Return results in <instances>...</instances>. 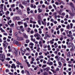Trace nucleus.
I'll return each mask as SVG.
<instances>
[{
  "mask_svg": "<svg viewBox=\"0 0 75 75\" xmlns=\"http://www.w3.org/2000/svg\"><path fill=\"white\" fill-rule=\"evenodd\" d=\"M30 0H27V1H24L22 3L23 4L25 5V6H28L30 4Z\"/></svg>",
  "mask_w": 75,
  "mask_h": 75,
  "instance_id": "f257e3e1",
  "label": "nucleus"
},
{
  "mask_svg": "<svg viewBox=\"0 0 75 75\" xmlns=\"http://www.w3.org/2000/svg\"><path fill=\"white\" fill-rule=\"evenodd\" d=\"M2 56V57H1ZM5 59V56L3 54L1 55V54H0V59L1 60L2 62H4V60Z\"/></svg>",
  "mask_w": 75,
  "mask_h": 75,
  "instance_id": "f03ea898",
  "label": "nucleus"
},
{
  "mask_svg": "<svg viewBox=\"0 0 75 75\" xmlns=\"http://www.w3.org/2000/svg\"><path fill=\"white\" fill-rule=\"evenodd\" d=\"M69 13L71 16V17H74L75 15V9H74V10L72 11V12H70Z\"/></svg>",
  "mask_w": 75,
  "mask_h": 75,
  "instance_id": "7ed1b4c3",
  "label": "nucleus"
},
{
  "mask_svg": "<svg viewBox=\"0 0 75 75\" xmlns=\"http://www.w3.org/2000/svg\"><path fill=\"white\" fill-rule=\"evenodd\" d=\"M11 67L12 69L13 68L14 69H16V66H15V64H12V66H11Z\"/></svg>",
  "mask_w": 75,
  "mask_h": 75,
  "instance_id": "20e7f679",
  "label": "nucleus"
},
{
  "mask_svg": "<svg viewBox=\"0 0 75 75\" xmlns=\"http://www.w3.org/2000/svg\"><path fill=\"white\" fill-rule=\"evenodd\" d=\"M13 43H15V44H16V45H20V44H19V42L16 40H15L13 41Z\"/></svg>",
  "mask_w": 75,
  "mask_h": 75,
  "instance_id": "39448f33",
  "label": "nucleus"
},
{
  "mask_svg": "<svg viewBox=\"0 0 75 75\" xmlns=\"http://www.w3.org/2000/svg\"><path fill=\"white\" fill-rule=\"evenodd\" d=\"M67 36H68V37H70V38H71V40H74V39L73 37H73V36L72 35H69V34L67 35Z\"/></svg>",
  "mask_w": 75,
  "mask_h": 75,
  "instance_id": "423d86ee",
  "label": "nucleus"
},
{
  "mask_svg": "<svg viewBox=\"0 0 75 75\" xmlns=\"http://www.w3.org/2000/svg\"><path fill=\"white\" fill-rule=\"evenodd\" d=\"M50 69V67L46 68L45 69H44L43 70L44 71H46L47 72H48L49 70Z\"/></svg>",
  "mask_w": 75,
  "mask_h": 75,
  "instance_id": "0eeeda50",
  "label": "nucleus"
},
{
  "mask_svg": "<svg viewBox=\"0 0 75 75\" xmlns=\"http://www.w3.org/2000/svg\"><path fill=\"white\" fill-rule=\"evenodd\" d=\"M34 37H41V35H40V34L37 33L34 35Z\"/></svg>",
  "mask_w": 75,
  "mask_h": 75,
  "instance_id": "6e6552de",
  "label": "nucleus"
},
{
  "mask_svg": "<svg viewBox=\"0 0 75 75\" xmlns=\"http://www.w3.org/2000/svg\"><path fill=\"white\" fill-rule=\"evenodd\" d=\"M18 38H17V40H18V41H21V40H22L23 41V39L22 38V39H21V37H17Z\"/></svg>",
  "mask_w": 75,
  "mask_h": 75,
  "instance_id": "1a4fd4ad",
  "label": "nucleus"
},
{
  "mask_svg": "<svg viewBox=\"0 0 75 75\" xmlns=\"http://www.w3.org/2000/svg\"><path fill=\"white\" fill-rule=\"evenodd\" d=\"M39 44L40 45V47L42 48V42H41V41H40L39 42Z\"/></svg>",
  "mask_w": 75,
  "mask_h": 75,
  "instance_id": "9d476101",
  "label": "nucleus"
},
{
  "mask_svg": "<svg viewBox=\"0 0 75 75\" xmlns=\"http://www.w3.org/2000/svg\"><path fill=\"white\" fill-rule=\"evenodd\" d=\"M23 36L25 37V38H28V36L25 34H23Z\"/></svg>",
  "mask_w": 75,
  "mask_h": 75,
  "instance_id": "9b49d317",
  "label": "nucleus"
},
{
  "mask_svg": "<svg viewBox=\"0 0 75 75\" xmlns=\"http://www.w3.org/2000/svg\"><path fill=\"white\" fill-rule=\"evenodd\" d=\"M43 48H46L47 47V45L44 43V45H43Z\"/></svg>",
  "mask_w": 75,
  "mask_h": 75,
  "instance_id": "f8f14e48",
  "label": "nucleus"
},
{
  "mask_svg": "<svg viewBox=\"0 0 75 75\" xmlns=\"http://www.w3.org/2000/svg\"><path fill=\"white\" fill-rule=\"evenodd\" d=\"M16 63L17 64H18V65H22V64L19 62H16Z\"/></svg>",
  "mask_w": 75,
  "mask_h": 75,
  "instance_id": "ddd939ff",
  "label": "nucleus"
},
{
  "mask_svg": "<svg viewBox=\"0 0 75 75\" xmlns=\"http://www.w3.org/2000/svg\"><path fill=\"white\" fill-rule=\"evenodd\" d=\"M70 5L71 7H73V8H74L75 7V6H74V4H72V3H70Z\"/></svg>",
  "mask_w": 75,
  "mask_h": 75,
  "instance_id": "4468645a",
  "label": "nucleus"
},
{
  "mask_svg": "<svg viewBox=\"0 0 75 75\" xmlns=\"http://www.w3.org/2000/svg\"><path fill=\"white\" fill-rule=\"evenodd\" d=\"M36 39L38 40H39L40 39V40H41V39H42V38L41 37V36H39V37H37L36 38Z\"/></svg>",
  "mask_w": 75,
  "mask_h": 75,
  "instance_id": "2eb2a0df",
  "label": "nucleus"
},
{
  "mask_svg": "<svg viewBox=\"0 0 75 75\" xmlns=\"http://www.w3.org/2000/svg\"><path fill=\"white\" fill-rule=\"evenodd\" d=\"M45 36H46V37H48V38H50V37H51V35H50H50H49L48 34H45Z\"/></svg>",
  "mask_w": 75,
  "mask_h": 75,
  "instance_id": "dca6fc26",
  "label": "nucleus"
},
{
  "mask_svg": "<svg viewBox=\"0 0 75 75\" xmlns=\"http://www.w3.org/2000/svg\"><path fill=\"white\" fill-rule=\"evenodd\" d=\"M3 6H4V4H2L0 5V8H1V9H3Z\"/></svg>",
  "mask_w": 75,
  "mask_h": 75,
  "instance_id": "f3484780",
  "label": "nucleus"
},
{
  "mask_svg": "<svg viewBox=\"0 0 75 75\" xmlns=\"http://www.w3.org/2000/svg\"><path fill=\"white\" fill-rule=\"evenodd\" d=\"M38 10L39 11V13H41L42 11V9H41L40 8H38Z\"/></svg>",
  "mask_w": 75,
  "mask_h": 75,
  "instance_id": "a211bd4d",
  "label": "nucleus"
},
{
  "mask_svg": "<svg viewBox=\"0 0 75 75\" xmlns=\"http://www.w3.org/2000/svg\"><path fill=\"white\" fill-rule=\"evenodd\" d=\"M23 22L21 21H19L18 22V25H21V24H22Z\"/></svg>",
  "mask_w": 75,
  "mask_h": 75,
  "instance_id": "6ab92c4d",
  "label": "nucleus"
},
{
  "mask_svg": "<svg viewBox=\"0 0 75 75\" xmlns=\"http://www.w3.org/2000/svg\"><path fill=\"white\" fill-rule=\"evenodd\" d=\"M45 3L46 4H47V5H50V3L49 2H48L47 1H45Z\"/></svg>",
  "mask_w": 75,
  "mask_h": 75,
  "instance_id": "aec40b11",
  "label": "nucleus"
},
{
  "mask_svg": "<svg viewBox=\"0 0 75 75\" xmlns=\"http://www.w3.org/2000/svg\"><path fill=\"white\" fill-rule=\"evenodd\" d=\"M53 6L55 10H57V8L56 6H55V4H53Z\"/></svg>",
  "mask_w": 75,
  "mask_h": 75,
  "instance_id": "412c9836",
  "label": "nucleus"
},
{
  "mask_svg": "<svg viewBox=\"0 0 75 75\" xmlns=\"http://www.w3.org/2000/svg\"><path fill=\"white\" fill-rule=\"evenodd\" d=\"M51 71H52V72H53V73H56L57 72L56 71V70L55 71H54V70L52 69H51Z\"/></svg>",
  "mask_w": 75,
  "mask_h": 75,
  "instance_id": "4be33fe9",
  "label": "nucleus"
},
{
  "mask_svg": "<svg viewBox=\"0 0 75 75\" xmlns=\"http://www.w3.org/2000/svg\"><path fill=\"white\" fill-rule=\"evenodd\" d=\"M0 30H1L2 33L3 32H4L5 31H4V30L2 28H0Z\"/></svg>",
  "mask_w": 75,
  "mask_h": 75,
  "instance_id": "5701e85b",
  "label": "nucleus"
},
{
  "mask_svg": "<svg viewBox=\"0 0 75 75\" xmlns=\"http://www.w3.org/2000/svg\"><path fill=\"white\" fill-rule=\"evenodd\" d=\"M42 23L43 25H46V22H44L43 21H42Z\"/></svg>",
  "mask_w": 75,
  "mask_h": 75,
  "instance_id": "b1692460",
  "label": "nucleus"
},
{
  "mask_svg": "<svg viewBox=\"0 0 75 75\" xmlns=\"http://www.w3.org/2000/svg\"><path fill=\"white\" fill-rule=\"evenodd\" d=\"M4 11H7V8H6V6L4 5Z\"/></svg>",
  "mask_w": 75,
  "mask_h": 75,
  "instance_id": "393cba45",
  "label": "nucleus"
},
{
  "mask_svg": "<svg viewBox=\"0 0 75 75\" xmlns=\"http://www.w3.org/2000/svg\"><path fill=\"white\" fill-rule=\"evenodd\" d=\"M38 22L39 25H41V21L39 20L38 21Z\"/></svg>",
  "mask_w": 75,
  "mask_h": 75,
  "instance_id": "a878e982",
  "label": "nucleus"
},
{
  "mask_svg": "<svg viewBox=\"0 0 75 75\" xmlns=\"http://www.w3.org/2000/svg\"><path fill=\"white\" fill-rule=\"evenodd\" d=\"M58 63L59 66H62V63H61V62H58Z\"/></svg>",
  "mask_w": 75,
  "mask_h": 75,
  "instance_id": "bb28decb",
  "label": "nucleus"
},
{
  "mask_svg": "<svg viewBox=\"0 0 75 75\" xmlns=\"http://www.w3.org/2000/svg\"><path fill=\"white\" fill-rule=\"evenodd\" d=\"M71 55L70 54V53H68L67 54V57H70V56Z\"/></svg>",
  "mask_w": 75,
  "mask_h": 75,
  "instance_id": "cd10ccee",
  "label": "nucleus"
},
{
  "mask_svg": "<svg viewBox=\"0 0 75 75\" xmlns=\"http://www.w3.org/2000/svg\"><path fill=\"white\" fill-rule=\"evenodd\" d=\"M24 26H25V28L27 27L28 26V25H27V23H24Z\"/></svg>",
  "mask_w": 75,
  "mask_h": 75,
  "instance_id": "c85d7f7f",
  "label": "nucleus"
},
{
  "mask_svg": "<svg viewBox=\"0 0 75 75\" xmlns=\"http://www.w3.org/2000/svg\"><path fill=\"white\" fill-rule=\"evenodd\" d=\"M39 58L40 59H42L44 58V57L42 55H40L39 56Z\"/></svg>",
  "mask_w": 75,
  "mask_h": 75,
  "instance_id": "c756f323",
  "label": "nucleus"
},
{
  "mask_svg": "<svg viewBox=\"0 0 75 75\" xmlns=\"http://www.w3.org/2000/svg\"><path fill=\"white\" fill-rule=\"evenodd\" d=\"M27 11H30V7H28L27 8Z\"/></svg>",
  "mask_w": 75,
  "mask_h": 75,
  "instance_id": "7c9ffc66",
  "label": "nucleus"
},
{
  "mask_svg": "<svg viewBox=\"0 0 75 75\" xmlns=\"http://www.w3.org/2000/svg\"><path fill=\"white\" fill-rule=\"evenodd\" d=\"M61 59V60L62 62H64V58H62V57H60Z\"/></svg>",
  "mask_w": 75,
  "mask_h": 75,
  "instance_id": "2f4dec72",
  "label": "nucleus"
},
{
  "mask_svg": "<svg viewBox=\"0 0 75 75\" xmlns=\"http://www.w3.org/2000/svg\"><path fill=\"white\" fill-rule=\"evenodd\" d=\"M29 45H31V46H33V45H34V43L31 42L29 44Z\"/></svg>",
  "mask_w": 75,
  "mask_h": 75,
  "instance_id": "473e14b6",
  "label": "nucleus"
},
{
  "mask_svg": "<svg viewBox=\"0 0 75 75\" xmlns=\"http://www.w3.org/2000/svg\"><path fill=\"white\" fill-rule=\"evenodd\" d=\"M43 74L44 75H48V73H47V72L45 71L43 73Z\"/></svg>",
  "mask_w": 75,
  "mask_h": 75,
  "instance_id": "72a5a7b5",
  "label": "nucleus"
},
{
  "mask_svg": "<svg viewBox=\"0 0 75 75\" xmlns=\"http://www.w3.org/2000/svg\"><path fill=\"white\" fill-rule=\"evenodd\" d=\"M10 6L11 7H15V5L14 4H13L11 5Z\"/></svg>",
  "mask_w": 75,
  "mask_h": 75,
  "instance_id": "f704fd0d",
  "label": "nucleus"
},
{
  "mask_svg": "<svg viewBox=\"0 0 75 75\" xmlns=\"http://www.w3.org/2000/svg\"><path fill=\"white\" fill-rule=\"evenodd\" d=\"M18 34V33H17V32H16V33H15V36L16 37H18V36H17Z\"/></svg>",
  "mask_w": 75,
  "mask_h": 75,
  "instance_id": "c9c22d12",
  "label": "nucleus"
},
{
  "mask_svg": "<svg viewBox=\"0 0 75 75\" xmlns=\"http://www.w3.org/2000/svg\"><path fill=\"white\" fill-rule=\"evenodd\" d=\"M6 18H7L8 20H9L10 19V17H6Z\"/></svg>",
  "mask_w": 75,
  "mask_h": 75,
  "instance_id": "e433bc0d",
  "label": "nucleus"
},
{
  "mask_svg": "<svg viewBox=\"0 0 75 75\" xmlns=\"http://www.w3.org/2000/svg\"><path fill=\"white\" fill-rule=\"evenodd\" d=\"M9 13H10V12H9V11H7L6 13V15H7L8 14H9Z\"/></svg>",
  "mask_w": 75,
  "mask_h": 75,
  "instance_id": "4c0bfd02",
  "label": "nucleus"
},
{
  "mask_svg": "<svg viewBox=\"0 0 75 75\" xmlns=\"http://www.w3.org/2000/svg\"><path fill=\"white\" fill-rule=\"evenodd\" d=\"M47 66V65L46 64L43 65L42 66V68H45Z\"/></svg>",
  "mask_w": 75,
  "mask_h": 75,
  "instance_id": "58836bf2",
  "label": "nucleus"
},
{
  "mask_svg": "<svg viewBox=\"0 0 75 75\" xmlns=\"http://www.w3.org/2000/svg\"><path fill=\"white\" fill-rule=\"evenodd\" d=\"M53 65V62H50L49 63V65Z\"/></svg>",
  "mask_w": 75,
  "mask_h": 75,
  "instance_id": "ea45409f",
  "label": "nucleus"
},
{
  "mask_svg": "<svg viewBox=\"0 0 75 75\" xmlns=\"http://www.w3.org/2000/svg\"><path fill=\"white\" fill-rule=\"evenodd\" d=\"M66 27L68 29H69V28H70V25H68L67 26H66Z\"/></svg>",
  "mask_w": 75,
  "mask_h": 75,
  "instance_id": "a19ab883",
  "label": "nucleus"
},
{
  "mask_svg": "<svg viewBox=\"0 0 75 75\" xmlns=\"http://www.w3.org/2000/svg\"><path fill=\"white\" fill-rule=\"evenodd\" d=\"M0 13H2L3 14H4V13L3 12V9H1V11H0Z\"/></svg>",
  "mask_w": 75,
  "mask_h": 75,
  "instance_id": "79ce46f5",
  "label": "nucleus"
},
{
  "mask_svg": "<svg viewBox=\"0 0 75 75\" xmlns=\"http://www.w3.org/2000/svg\"><path fill=\"white\" fill-rule=\"evenodd\" d=\"M29 42H30V40H27L26 41V42L27 44H28V43Z\"/></svg>",
  "mask_w": 75,
  "mask_h": 75,
  "instance_id": "37998d69",
  "label": "nucleus"
},
{
  "mask_svg": "<svg viewBox=\"0 0 75 75\" xmlns=\"http://www.w3.org/2000/svg\"><path fill=\"white\" fill-rule=\"evenodd\" d=\"M16 18L18 20H20V17L18 16H16Z\"/></svg>",
  "mask_w": 75,
  "mask_h": 75,
  "instance_id": "c03bdc74",
  "label": "nucleus"
},
{
  "mask_svg": "<svg viewBox=\"0 0 75 75\" xmlns=\"http://www.w3.org/2000/svg\"><path fill=\"white\" fill-rule=\"evenodd\" d=\"M30 2L31 3H34V0H31Z\"/></svg>",
  "mask_w": 75,
  "mask_h": 75,
  "instance_id": "a18cd8bd",
  "label": "nucleus"
},
{
  "mask_svg": "<svg viewBox=\"0 0 75 75\" xmlns=\"http://www.w3.org/2000/svg\"><path fill=\"white\" fill-rule=\"evenodd\" d=\"M64 29L63 28H61L60 29V30L61 32H62V31H64Z\"/></svg>",
  "mask_w": 75,
  "mask_h": 75,
  "instance_id": "49530a36",
  "label": "nucleus"
},
{
  "mask_svg": "<svg viewBox=\"0 0 75 75\" xmlns=\"http://www.w3.org/2000/svg\"><path fill=\"white\" fill-rule=\"evenodd\" d=\"M57 12H54L53 13V15H54V16H56L57 15Z\"/></svg>",
  "mask_w": 75,
  "mask_h": 75,
  "instance_id": "de8ad7c7",
  "label": "nucleus"
},
{
  "mask_svg": "<svg viewBox=\"0 0 75 75\" xmlns=\"http://www.w3.org/2000/svg\"><path fill=\"white\" fill-rule=\"evenodd\" d=\"M19 6H21V8H24V6H23L21 5V4H20L19 5Z\"/></svg>",
  "mask_w": 75,
  "mask_h": 75,
  "instance_id": "09e8293b",
  "label": "nucleus"
},
{
  "mask_svg": "<svg viewBox=\"0 0 75 75\" xmlns=\"http://www.w3.org/2000/svg\"><path fill=\"white\" fill-rule=\"evenodd\" d=\"M25 71L26 72H27L28 75H30V73L29 72V71H28L25 70Z\"/></svg>",
  "mask_w": 75,
  "mask_h": 75,
  "instance_id": "8fccbe9b",
  "label": "nucleus"
},
{
  "mask_svg": "<svg viewBox=\"0 0 75 75\" xmlns=\"http://www.w3.org/2000/svg\"><path fill=\"white\" fill-rule=\"evenodd\" d=\"M59 71V68H57L56 71Z\"/></svg>",
  "mask_w": 75,
  "mask_h": 75,
  "instance_id": "3c124183",
  "label": "nucleus"
},
{
  "mask_svg": "<svg viewBox=\"0 0 75 75\" xmlns=\"http://www.w3.org/2000/svg\"><path fill=\"white\" fill-rule=\"evenodd\" d=\"M69 35H71V34H72V32L71 31H69Z\"/></svg>",
  "mask_w": 75,
  "mask_h": 75,
  "instance_id": "603ef678",
  "label": "nucleus"
},
{
  "mask_svg": "<svg viewBox=\"0 0 75 75\" xmlns=\"http://www.w3.org/2000/svg\"><path fill=\"white\" fill-rule=\"evenodd\" d=\"M62 15L63 16H65V13L63 12L62 13Z\"/></svg>",
  "mask_w": 75,
  "mask_h": 75,
  "instance_id": "864d4df0",
  "label": "nucleus"
},
{
  "mask_svg": "<svg viewBox=\"0 0 75 75\" xmlns=\"http://www.w3.org/2000/svg\"><path fill=\"white\" fill-rule=\"evenodd\" d=\"M45 15L46 16H48V13H45Z\"/></svg>",
  "mask_w": 75,
  "mask_h": 75,
  "instance_id": "5fc2aeb1",
  "label": "nucleus"
},
{
  "mask_svg": "<svg viewBox=\"0 0 75 75\" xmlns=\"http://www.w3.org/2000/svg\"><path fill=\"white\" fill-rule=\"evenodd\" d=\"M55 4H56V5H59V3L57 2H56L55 3Z\"/></svg>",
  "mask_w": 75,
  "mask_h": 75,
  "instance_id": "6e6d98bb",
  "label": "nucleus"
},
{
  "mask_svg": "<svg viewBox=\"0 0 75 75\" xmlns=\"http://www.w3.org/2000/svg\"><path fill=\"white\" fill-rule=\"evenodd\" d=\"M49 9H51V8H52V6H51L50 5L49 6Z\"/></svg>",
  "mask_w": 75,
  "mask_h": 75,
  "instance_id": "4d7b16f0",
  "label": "nucleus"
},
{
  "mask_svg": "<svg viewBox=\"0 0 75 75\" xmlns=\"http://www.w3.org/2000/svg\"><path fill=\"white\" fill-rule=\"evenodd\" d=\"M50 42L51 44H54V42H52V40H50Z\"/></svg>",
  "mask_w": 75,
  "mask_h": 75,
  "instance_id": "13d9d810",
  "label": "nucleus"
},
{
  "mask_svg": "<svg viewBox=\"0 0 75 75\" xmlns=\"http://www.w3.org/2000/svg\"><path fill=\"white\" fill-rule=\"evenodd\" d=\"M24 70H23L21 71V73H22V74H24Z\"/></svg>",
  "mask_w": 75,
  "mask_h": 75,
  "instance_id": "bf43d9fd",
  "label": "nucleus"
},
{
  "mask_svg": "<svg viewBox=\"0 0 75 75\" xmlns=\"http://www.w3.org/2000/svg\"><path fill=\"white\" fill-rule=\"evenodd\" d=\"M9 11H12V9L11 8H10L9 9Z\"/></svg>",
  "mask_w": 75,
  "mask_h": 75,
  "instance_id": "052dcab7",
  "label": "nucleus"
},
{
  "mask_svg": "<svg viewBox=\"0 0 75 75\" xmlns=\"http://www.w3.org/2000/svg\"><path fill=\"white\" fill-rule=\"evenodd\" d=\"M57 34H58V35H59V30H58L57 31Z\"/></svg>",
  "mask_w": 75,
  "mask_h": 75,
  "instance_id": "680f3d73",
  "label": "nucleus"
},
{
  "mask_svg": "<svg viewBox=\"0 0 75 75\" xmlns=\"http://www.w3.org/2000/svg\"><path fill=\"white\" fill-rule=\"evenodd\" d=\"M20 28H21V29H23V26H20Z\"/></svg>",
  "mask_w": 75,
  "mask_h": 75,
  "instance_id": "e2e57ef3",
  "label": "nucleus"
},
{
  "mask_svg": "<svg viewBox=\"0 0 75 75\" xmlns=\"http://www.w3.org/2000/svg\"><path fill=\"white\" fill-rule=\"evenodd\" d=\"M54 53L55 54H57V53H58V52L57 51H55L54 52Z\"/></svg>",
  "mask_w": 75,
  "mask_h": 75,
  "instance_id": "0e129e2a",
  "label": "nucleus"
},
{
  "mask_svg": "<svg viewBox=\"0 0 75 75\" xmlns=\"http://www.w3.org/2000/svg\"><path fill=\"white\" fill-rule=\"evenodd\" d=\"M68 17H69L68 15L67 14L66 15L65 17H66V18H68Z\"/></svg>",
  "mask_w": 75,
  "mask_h": 75,
  "instance_id": "69168bd1",
  "label": "nucleus"
},
{
  "mask_svg": "<svg viewBox=\"0 0 75 75\" xmlns=\"http://www.w3.org/2000/svg\"><path fill=\"white\" fill-rule=\"evenodd\" d=\"M30 7H31V8H33V4H31L30 5Z\"/></svg>",
  "mask_w": 75,
  "mask_h": 75,
  "instance_id": "338daca9",
  "label": "nucleus"
},
{
  "mask_svg": "<svg viewBox=\"0 0 75 75\" xmlns=\"http://www.w3.org/2000/svg\"><path fill=\"white\" fill-rule=\"evenodd\" d=\"M8 52H11V49H9L8 50Z\"/></svg>",
  "mask_w": 75,
  "mask_h": 75,
  "instance_id": "774afa93",
  "label": "nucleus"
}]
</instances>
